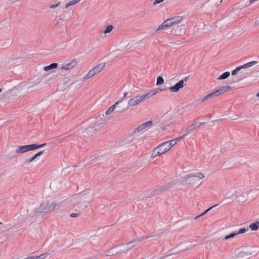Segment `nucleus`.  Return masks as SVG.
<instances>
[{"label": "nucleus", "mask_w": 259, "mask_h": 259, "mask_svg": "<svg viewBox=\"0 0 259 259\" xmlns=\"http://www.w3.org/2000/svg\"><path fill=\"white\" fill-rule=\"evenodd\" d=\"M65 204L66 203L64 201L57 204L55 202L41 203L38 207L35 209V213L36 214L42 212L47 213L54 210H59L61 208L64 207Z\"/></svg>", "instance_id": "f257e3e1"}, {"label": "nucleus", "mask_w": 259, "mask_h": 259, "mask_svg": "<svg viewBox=\"0 0 259 259\" xmlns=\"http://www.w3.org/2000/svg\"><path fill=\"white\" fill-rule=\"evenodd\" d=\"M16 87L11 88L8 85H5L0 89V102L10 100L15 96Z\"/></svg>", "instance_id": "f03ea898"}, {"label": "nucleus", "mask_w": 259, "mask_h": 259, "mask_svg": "<svg viewBox=\"0 0 259 259\" xmlns=\"http://www.w3.org/2000/svg\"><path fill=\"white\" fill-rule=\"evenodd\" d=\"M156 93L157 92H154L153 91H151L141 96L134 97L128 101V107L129 106L134 107L144 101L145 99H148L150 97L155 95Z\"/></svg>", "instance_id": "7ed1b4c3"}, {"label": "nucleus", "mask_w": 259, "mask_h": 259, "mask_svg": "<svg viewBox=\"0 0 259 259\" xmlns=\"http://www.w3.org/2000/svg\"><path fill=\"white\" fill-rule=\"evenodd\" d=\"M105 63H101L89 71L88 73L84 76V80H87L99 73L105 67Z\"/></svg>", "instance_id": "20e7f679"}, {"label": "nucleus", "mask_w": 259, "mask_h": 259, "mask_svg": "<svg viewBox=\"0 0 259 259\" xmlns=\"http://www.w3.org/2000/svg\"><path fill=\"white\" fill-rule=\"evenodd\" d=\"M204 178V176L202 173L199 172L196 174H191L186 176L184 180V181L188 183H194L196 181L202 179Z\"/></svg>", "instance_id": "39448f33"}, {"label": "nucleus", "mask_w": 259, "mask_h": 259, "mask_svg": "<svg viewBox=\"0 0 259 259\" xmlns=\"http://www.w3.org/2000/svg\"><path fill=\"white\" fill-rule=\"evenodd\" d=\"M32 150V145L18 146L15 150L17 154H22Z\"/></svg>", "instance_id": "423d86ee"}, {"label": "nucleus", "mask_w": 259, "mask_h": 259, "mask_svg": "<svg viewBox=\"0 0 259 259\" xmlns=\"http://www.w3.org/2000/svg\"><path fill=\"white\" fill-rule=\"evenodd\" d=\"M184 86V80H181L174 86L170 87L169 90L171 93H177L180 89H182Z\"/></svg>", "instance_id": "0eeeda50"}, {"label": "nucleus", "mask_w": 259, "mask_h": 259, "mask_svg": "<svg viewBox=\"0 0 259 259\" xmlns=\"http://www.w3.org/2000/svg\"><path fill=\"white\" fill-rule=\"evenodd\" d=\"M153 124V122L152 121H148L147 122H144V123L142 124L141 125H139L138 127L135 128L134 131V132L135 133L137 132H140L144 129L146 128L147 127L151 126Z\"/></svg>", "instance_id": "6e6552de"}, {"label": "nucleus", "mask_w": 259, "mask_h": 259, "mask_svg": "<svg viewBox=\"0 0 259 259\" xmlns=\"http://www.w3.org/2000/svg\"><path fill=\"white\" fill-rule=\"evenodd\" d=\"M97 131L93 125H90L83 132V136L87 137H92Z\"/></svg>", "instance_id": "1a4fd4ad"}, {"label": "nucleus", "mask_w": 259, "mask_h": 259, "mask_svg": "<svg viewBox=\"0 0 259 259\" xmlns=\"http://www.w3.org/2000/svg\"><path fill=\"white\" fill-rule=\"evenodd\" d=\"M77 65V61L75 59L72 60L69 63L64 64L61 67L62 70H69L74 68Z\"/></svg>", "instance_id": "9d476101"}, {"label": "nucleus", "mask_w": 259, "mask_h": 259, "mask_svg": "<svg viewBox=\"0 0 259 259\" xmlns=\"http://www.w3.org/2000/svg\"><path fill=\"white\" fill-rule=\"evenodd\" d=\"M232 88L229 85L223 86L221 87L218 90L215 91V93L217 96L223 94V93L227 92L228 91L231 90Z\"/></svg>", "instance_id": "9b49d317"}, {"label": "nucleus", "mask_w": 259, "mask_h": 259, "mask_svg": "<svg viewBox=\"0 0 259 259\" xmlns=\"http://www.w3.org/2000/svg\"><path fill=\"white\" fill-rule=\"evenodd\" d=\"M169 145H168L167 142H163L159 146H158V148L160 150V151L162 154L165 153L166 152L168 151L169 149Z\"/></svg>", "instance_id": "f8f14e48"}, {"label": "nucleus", "mask_w": 259, "mask_h": 259, "mask_svg": "<svg viewBox=\"0 0 259 259\" xmlns=\"http://www.w3.org/2000/svg\"><path fill=\"white\" fill-rule=\"evenodd\" d=\"M149 238V236H143L140 238H138V239H136L128 243H127L126 244L127 246V247L128 248H132L134 246V245H133V244L135 243V242H140L143 240H144V239H148Z\"/></svg>", "instance_id": "ddd939ff"}, {"label": "nucleus", "mask_w": 259, "mask_h": 259, "mask_svg": "<svg viewBox=\"0 0 259 259\" xmlns=\"http://www.w3.org/2000/svg\"><path fill=\"white\" fill-rule=\"evenodd\" d=\"M98 120L96 122L94 125H93L94 127L96 129V130H99L101 127L104 126L105 125V121L104 120H102L100 118V120L98 119Z\"/></svg>", "instance_id": "4468645a"}, {"label": "nucleus", "mask_w": 259, "mask_h": 259, "mask_svg": "<svg viewBox=\"0 0 259 259\" xmlns=\"http://www.w3.org/2000/svg\"><path fill=\"white\" fill-rule=\"evenodd\" d=\"M175 185L174 184V183H171V184H168L167 186V188H172V187H174ZM166 188V187L165 186H162V187H160L159 189L156 190L154 191L153 195L158 194L160 192L162 191L163 190H165Z\"/></svg>", "instance_id": "2eb2a0df"}, {"label": "nucleus", "mask_w": 259, "mask_h": 259, "mask_svg": "<svg viewBox=\"0 0 259 259\" xmlns=\"http://www.w3.org/2000/svg\"><path fill=\"white\" fill-rule=\"evenodd\" d=\"M32 161V155H31L24 157L23 159V163L26 166L30 165Z\"/></svg>", "instance_id": "dca6fc26"}, {"label": "nucleus", "mask_w": 259, "mask_h": 259, "mask_svg": "<svg viewBox=\"0 0 259 259\" xmlns=\"http://www.w3.org/2000/svg\"><path fill=\"white\" fill-rule=\"evenodd\" d=\"M58 65L57 63H53L49 65L46 66L44 68L45 71H48L50 70L57 68Z\"/></svg>", "instance_id": "f3484780"}, {"label": "nucleus", "mask_w": 259, "mask_h": 259, "mask_svg": "<svg viewBox=\"0 0 259 259\" xmlns=\"http://www.w3.org/2000/svg\"><path fill=\"white\" fill-rule=\"evenodd\" d=\"M161 154H162V153H161L160 150L157 146L153 150L151 154V157L155 158L157 156L161 155Z\"/></svg>", "instance_id": "a211bd4d"}, {"label": "nucleus", "mask_w": 259, "mask_h": 259, "mask_svg": "<svg viewBox=\"0 0 259 259\" xmlns=\"http://www.w3.org/2000/svg\"><path fill=\"white\" fill-rule=\"evenodd\" d=\"M171 19L172 20L173 25H175L181 22L183 20V17L181 16H178L171 18Z\"/></svg>", "instance_id": "6ab92c4d"}, {"label": "nucleus", "mask_w": 259, "mask_h": 259, "mask_svg": "<svg viewBox=\"0 0 259 259\" xmlns=\"http://www.w3.org/2000/svg\"><path fill=\"white\" fill-rule=\"evenodd\" d=\"M119 108H117V111L120 113H123L125 111L128 109V106H126L123 103V101H122V103L119 105Z\"/></svg>", "instance_id": "aec40b11"}, {"label": "nucleus", "mask_w": 259, "mask_h": 259, "mask_svg": "<svg viewBox=\"0 0 259 259\" xmlns=\"http://www.w3.org/2000/svg\"><path fill=\"white\" fill-rule=\"evenodd\" d=\"M257 63V62L256 61H251L250 62L246 63V64L243 65L239 66V68H240V70H241L242 68H249V67L253 66V65L256 64Z\"/></svg>", "instance_id": "412c9836"}, {"label": "nucleus", "mask_w": 259, "mask_h": 259, "mask_svg": "<svg viewBox=\"0 0 259 259\" xmlns=\"http://www.w3.org/2000/svg\"><path fill=\"white\" fill-rule=\"evenodd\" d=\"M249 227L251 230L256 231L259 229V222L256 221L254 223H251Z\"/></svg>", "instance_id": "4be33fe9"}, {"label": "nucleus", "mask_w": 259, "mask_h": 259, "mask_svg": "<svg viewBox=\"0 0 259 259\" xmlns=\"http://www.w3.org/2000/svg\"><path fill=\"white\" fill-rule=\"evenodd\" d=\"M230 72L229 71H226L224 73H223L222 74H221L220 76H219L218 78H217V79L218 80H223V79H226L228 77H229V76H230Z\"/></svg>", "instance_id": "5701e85b"}, {"label": "nucleus", "mask_w": 259, "mask_h": 259, "mask_svg": "<svg viewBox=\"0 0 259 259\" xmlns=\"http://www.w3.org/2000/svg\"><path fill=\"white\" fill-rule=\"evenodd\" d=\"M213 97H217L215 92H212V93L208 94L207 95L205 96V97H204L201 100V101L204 102V101H206V100L210 99Z\"/></svg>", "instance_id": "b1692460"}, {"label": "nucleus", "mask_w": 259, "mask_h": 259, "mask_svg": "<svg viewBox=\"0 0 259 259\" xmlns=\"http://www.w3.org/2000/svg\"><path fill=\"white\" fill-rule=\"evenodd\" d=\"M194 130L195 128H194V127L192 125V124H191L190 125L188 126L185 130V134H184V135L186 136L187 135L192 133Z\"/></svg>", "instance_id": "393cba45"}, {"label": "nucleus", "mask_w": 259, "mask_h": 259, "mask_svg": "<svg viewBox=\"0 0 259 259\" xmlns=\"http://www.w3.org/2000/svg\"><path fill=\"white\" fill-rule=\"evenodd\" d=\"M102 156L95 157L92 158L90 161V164L99 163V160H101Z\"/></svg>", "instance_id": "a878e982"}, {"label": "nucleus", "mask_w": 259, "mask_h": 259, "mask_svg": "<svg viewBox=\"0 0 259 259\" xmlns=\"http://www.w3.org/2000/svg\"><path fill=\"white\" fill-rule=\"evenodd\" d=\"M218 204H215V205H214L213 206H212L211 207H210V208H208L207 209H206V210H205L202 213H201V214L196 217L195 218V220H196L198 218L203 216V215H204L205 214H206L207 212H208L209 210H210L212 208L214 207H216L217 206H218Z\"/></svg>", "instance_id": "bb28decb"}, {"label": "nucleus", "mask_w": 259, "mask_h": 259, "mask_svg": "<svg viewBox=\"0 0 259 259\" xmlns=\"http://www.w3.org/2000/svg\"><path fill=\"white\" fill-rule=\"evenodd\" d=\"M49 255V253H45L44 254H42L40 255H33V259H45L46 257L48 256Z\"/></svg>", "instance_id": "cd10ccee"}, {"label": "nucleus", "mask_w": 259, "mask_h": 259, "mask_svg": "<svg viewBox=\"0 0 259 259\" xmlns=\"http://www.w3.org/2000/svg\"><path fill=\"white\" fill-rule=\"evenodd\" d=\"M81 0H72V1H70L69 3H68L66 6H65V8H69L70 6H72V5H75L78 3H79Z\"/></svg>", "instance_id": "c85d7f7f"}, {"label": "nucleus", "mask_w": 259, "mask_h": 259, "mask_svg": "<svg viewBox=\"0 0 259 259\" xmlns=\"http://www.w3.org/2000/svg\"><path fill=\"white\" fill-rule=\"evenodd\" d=\"M122 103V100L120 99L118 101H117L115 104L112 105L111 107H110L113 110H114L115 107L119 108V105Z\"/></svg>", "instance_id": "c756f323"}, {"label": "nucleus", "mask_w": 259, "mask_h": 259, "mask_svg": "<svg viewBox=\"0 0 259 259\" xmlns=\"http://www.w3.org/2000/svg\"><path fill=\"white\" fill-rule=\"evenodd\" d=\"M164 83V79L161 76H159L156 80V85H161Z\"/></svg>", "instance_id": "7c9ffc66"}, {"label": "nucleus", "mask_w": 259, "mask_h": 259, "mask_svg": "<svg viewBox=\"0 0 259 259\" xmlns=\"http://www.w3.org/2000/svg\"><path fill=\"white\" fill-rule=\"evenodd\" d=\"M8 225V222L7 221H0V230H4L6 228L7 225Z\"/></svg>", "instance_id": "2f4dec72"}, {"label": "nucleus", "mask_w": 259, "mask_h": 259, "mask_svg": "<svg viewBox=\"0 0 259 259\" xmlns=\"http://www.w3.org/2000/svg\"><path fill=\"white\" fill-rule=\"evenodd\" d=\"M113 250H114V248L110 249L108 250L107 252H105V255L106 256H110V255H114L117 253V252H116V251L114 252Z\"/></svg>", "instance_id": "473e14b6"}, {"label": "nucleus", "mask_w": 259, "mask_h": 259, "mask_svg": "<svg viewBox=\"0 0 259 259\" xmlns=\"http://www.w3.org/2000/svg\"><path fill=\"white\" fill-rule=\"evenodd\" d=\"M47 145L46 143H44L42 144H33V152L37 149Z\"/></svg>", "instance_id": "72a5a7b5"}, {"label": "nucleus", "mask_w": 259, "mask_h": 259, "mask_svg": "<svg viewBox=\"0 0 259 259\" xmlns=\"http://www.w3.org/2000/svg\"><path fill=\"white\" fill-rule=\"evenodd\" d=\"M113 26L111 25H109L106 27L105 30L103 31V33H104L105 34L110 33L113 30Z\"/></svg>", "instance_id": "f704fd0d"}, {"label": "nucleus", "mask_w": 259, "mask_h": 259, "mask_svg": "<svg viewBox=\"0 0 259 259\" xmlns=\"http://www.w3.org/2000/svg\"><path fill=\"white\" fill-rule=\"evenodd\" d=\"M165 24H167V26L168 27L174 26L171 18L167 19L164 21Z\"/></svg>", "instance_id": "c9c22d12"}, {"label": "nucleus", "mask_w": 259, "mask_h": 259, "mask_svg": "<svg viewBox=\"0 0 259 259\" xmlns=\"http://www.w3.org/2000/svg\"><path fill=\"white\" fill-rule=\"evenodd\" d=\"M166 28H168L167 26V24H165V22H163L161 25H160L158 28L156 29V31H157L158 30H160L161 29H165Z\"/></svg>", "instance_id": "e433bc0d"}, {"label": "nucleus", "mask_w": 259, "mask_h": 259, "mask_svg": "<svg viewBox=\"0 0 259 259\" xmlns=\"http://www.w3.org/2000/svg\"><path fill=\"white\" fill-rule=\"evenodd\" d=\"M237 235V233H236L235 232H233L231 234H230L229 235H226L225 237V238L224 239L225 240H227V239H229L230 238H233L234 237V236H235L236 235Z\"/></svg>", "instance_id": "4c0bfd02"}, {"label": "nucleus", "mask_w": 259, "mask_h": 259, "mask_svg": "<svg viewBox=\"0 0 259 259\" xmlns=\"http://www.w3.org/2000/svg\"><path fill=\"white\" fill-rule=\"evenodd\" d=\"M45 152V150H41L38 152H36L34 155H33V160L37 158L38 157L42 155Z\"/></svg>", "instance_id": "58836bf2"}, {"label": "nucleus", "mask_w": 259, "mask_h": 259, "mask_svg": "<svg viewBox=\"0 0 259 259\" xmlns=\"http://www.w3.org/2000/svg\"><path fill=\"white\" fill-rule=\"evenodd\" d=\"M166 142L168 143V145H169V147L170 149H171L172 146H174L175 144H177L176 143V141H175V140L174 139L171 140L170 141H166Z\"/></svg>", "instance_id": "ea45409f"}, {"label": "nucleus", "mask_w": 259, "mask_h": 259, "mask_svg": "<svg viewBox=\"0 0 259 259\" xmlns=\"http://www.w3.org/2000/svg\"><path fill=\"white\" fill-rule=\"evenodd\" d=\"M240 70V68L239 66L237 67L234 70L232 71V75H234L237 74V73Z\"/></svg>", "instance_id": "a19ab883"}, {"label": "nucleus", "mask_w": 259, "mask_h": 259, "mask_svg": "<svg viewBox=\"0 0 259 259\" xmlns=\"http://www.w3.org/2000/svg\"><path fill=\"white\" fill-rule=\"evenodd\" d=\"M248 229L247 228V229H246L245 228H241L240 229L239 231L238 232H236V233H237V235L238 234H243L247 230H248Z\"/></svg>", "instance_id": "79ce46f5"}, {"label": "nucleus", "mask_w": 259, "mask_h": 259, "mask_svg": "<svg viewBox=\"0 0 259 259\" xmlns=\"http://www.w3.org/2000/svg\"><path fill=\"white\" fill-rule=\"evenodd\" d=\"M250 254H251L250 253H248V252H244L242 251V252H240L239 253V255L240 256L243 257L244 256V255H249Z\"/></svg>", "instance_id": "37998d69"}, {"label": "nucleus", "mask_w": 259, "mask_h": 259, "mask_svg": "<svg viewBox=\"0 0 259 259\" xmlns=\"http://www.w3.org/2000/svg\"><path fill=\"white\" fill-rule=\"evenodd\" d=\"M185 136V135H183L181 137H179L178 138H177L175 139H174L175 140V141H176V143H177L178 141H180L181 140H182V139H183Z\"/></svg>", "instance_id": "c03bdc74"}, {"label": "nucleus", "mask_w": 259, "mask_h": 259, "mask_svg": "<svg viewBox=\"0 0 259 259\" xmlns=\"http://www.w3.org/2000/svg\"><path fill=\"white\" fill-rule=\"evenodd\" d=\"M61 4V2H58L57 4L56 5H52L50 6V8L51 9H55L57 7H58V6H60V5Z\"/></svg>", "instance_id": "a18cd8bd"}, {"label": "nucleus", "mask_w": 259, "mask_h": 259, "mask_svg": "<svg viewBox=\"0 0 259 259\" xmlns=\"http://www.w3.org/2000/svg\"><path fill=\"white\" fill-rule=\"evenodd\" d=\"M192 125L194 127L195 130L197 128H198L200 127L199 122H196L193 124H192Z\"/></svg>", "instance_id": "49530a36"}, {"label": "nucleus", "mask_w": 259, "mask_h": 259, "mask_svg": "<svg viewBox=\"0 0 259 259\" xmlns=\"http://www.w3.org/2000/svg\"><path fill=\"white\" fill-rule=\"evenodd\" d=\"M113 111V110L110 107H109L106 110L105 113L107 115H109L110 113H111Z\"/></svg>", "instance_id": "de8ad7c7"}, {"label": "nucleus", "mask_w": 259, "mask_h": 259, "mask_svg": "<svg viewBox=\"0 0 259 259\" xmlns=\"http://www.w3.org/2000/svg\"><path fill=\"white\" fill-rule=\"evenodd\" d=\"M164 1V0H155L154 2L153 3V5H155L158 4L160 3L163 2Z\"/></svg>", "instance_id": "09e8293b"}, {"label": "nucleus", "mask_w": 259, "mask_h": 259, "mask_svg": "<svg viewBox=\"0 0 259 259\" xmlns=\"http://www.w3.org/2000/svg\"><path fill=\"white\" fill-rule=\"evenodd\" d=\"M78 214L76 213H72L70 214V216L72 218H76L78 216Z\"/></svg>", "instance_id": "8fccbe9b"}, {"label": "nucleus", "mask_w": 259, "mask_h": 259, "mask_svg": "<svg viewBox=\"0 0 259 259\" xmlns=\"http://www.w3.org/2000/svg\"><path fill=\"white\" fill-rule=\"evenodd\" d=\"M128 94V92H125L124 93V95H123V97L122 98V99H121L122 101H123V99L125 98Z\"/></svg>", "instance_id": "3c124183"}, {"label": "nucleus", "mask_w": 259, "mask_h": 259, "mask_svg": "<svg viewBox=\"0 0 259 259\" xmlns=\"http://www.w3.org/2000/svg\"><path fill=\"white\" fill-rule=\"evenodd\" d=\"M199 126L200 127L201 125H204L206 123V122H199Z\"/></svg>", "instance_id": "603ef678"}, {"label": "nucleus", "mask_w": 259, "mask_h": 259, "mask_svg": "<svg viewBox=\"0 0 259 259\" xmlns=\"http://www.w3.org/2000/svg\"><path fill=\"white\" fill-rule=\"evenodd\" d=\"M188 79V77H185L183 80H184V82H186Z\"/></svg>", "instance_id": "864d4df0"}, {"label": "nucleus", "mask_w": 259, "mask_h": 259, "mask_svg": "<svg viewBox=\"0 0 259 259\" xmlns=\"http://www.w3.org/2000/svg\"><path fill=\"white\" fill-rule=\"evenodd\" d=\"M256 96L257 97H258V98L259 97V93H258L256 94Z\"/></svg>", "instance_id": "5fc2aeb1"}, {"label": "nucleus", "mask_w": 259, "mask_h": 259, "mask_svg": "<svg viewBox=\"0 0 259 259\" xmlns=\"http://www.w3.org/2000/svg\"><path fill=\"white\" fill-rule=\"evenodd\" d=\"M177 30H175V33H177Z\"/></svg>", "instance_id": "6e6d98bb"}]
</instances>
